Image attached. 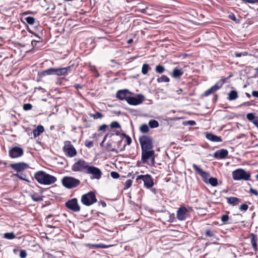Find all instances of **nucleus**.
Returning a JSON list of instances; mask_svg holds the SVG:
<instances>
[{
  "mask_svg": "<svg viewBox=\"0 0 258 258\" xmlns=\"http://www.w3.org/2000/svg\"><path fill=\"white\" fill-rule=\"evenodd\" d=\"M107 138H109L110 140L106 144V150L115 153L124 151L125 147L127 145H130L132 141L129 136L119 132L107 134L104 137L103 142L106 140Z\"/></svg>",
  "mask_w": 258,
  "mask_h": 258,
  "instance_id": "1",
  "label": "nucleus"
},
{
  "mask_svg": "<svg viewBox=\"0 0 258 258\" xmlns=\"http://www.w3.org/2000/svg\"><path fill=\"white\" fill-rule=\"evenodd\" d=\"M139 141L142 151L141 162L145 164L153 155V139L151 136L143 135L139 137Z\"/></svg>",
  "mask_w": 258,
  "mask_h": 258,
  "instance_id": "2",
  "label": "nucleus"
},
{
  "mask_svg": "<svg viewBox=\"0 0 258 258\" xmlns=\"http://www.w3.org/2000/svg\"><path fill=\"white\" fill-rule=\"evenodd\" d=\"M34 176L39 183L43 185H50L57 180L55 176L42 170L36 172Z\"/></svg>",
  "mask_w": 258,
  "mask_h": 258,
  "instance_id": "3",
  "label": "nucleus"
},
{
  "mask_svg": "<svg viewBox=\"0 0 258 258\" xmlns=\"http://www.w3.org/2000/svg\"><path fill=\"white\" fill-rule=\"evenodd\" d=\"M61 183L65 187L71 189L78 186L81 183L80 180L72 176H64L61 179Z\"/></svg>",
  "mask_w": 258,
  "mask_h": 258,
  "instance_id": "4",
  "label": "nucleus"
},
{
  "mask_svg": "<svg viewBox=\"0 0 258 258\" xmlns=\"http://www.w3.org/2000/svg\"><path fill=\"white\" fill-rule=\"evenodd\" d=\"M89 166L90 165H88V163L86 161L83 159H79L72 165V170L75 172L87 173Z\"/></svg>",
  "mask_w": 258,
  "mask_h": 258,
  "instance_id": "5",
  "label": "nucleus"
},
{
  "mask_svg": "<svg viewBox=\"0 0 258 258\" xmlns=\"http://www.w3.org/2000/svg\"><path fill=\"white\" fill-rule=\"evenodd\" d=\"M96 202V195L94 192L92 191L83 195L81 197V202L87 206H90Z\"/></svg>",
  "mask_w": 258,
  "mask_h": 258,
  "instance_id": "6",
  "label": "nucleus"
},
{
  "mask_svg": "<svg viewBox=\"0 0 258 258\" xmlns=\"http://www.w3.org/2000/svg\"><path fill=\"white\" fill-rule=\"evenodd\" d=\"M232 177L235 180H248L250 175L242 169H238L232 172Z\"/></svg>",
  "mask_w": 258,
  "mask_h": 258,
  "instance_id": "7",
  "label": "nucleus"
},
{
  "mask_svg": "<svg viewBox=\"0 0 258 258\" xmlns=\"http://www.w3.org/2000/svg\"><path fill=\"white\" fill-rule=\"evenodd\" d=\"M63 151L65 153V155L70 157H74L77 154L76 149L69 141H64Z\"/></svg>",
  "mask_w": 258,
  "mask_h": 258,
  "instance_id": "8",
  "label": "nucleus"
},
{
  "mask_svg": "<svg viewBox=\"0 0 258 258\" xmlns=\"http://www.w3.org/2000/svg\"><path fill=\"white\" fill-rule=\"evenodd\" d=\"M65 206L68 210L73 212H79L81 210V207L77 198H73L67 201L65 203Z\"/></svg>",
  "mask_w": 258,
  "mask_h": 258,
  "instance_id": "9",
  "label": "nucleus"
},
{
  "mask_svg": "<svg viewBox=\"0 0 258 258\" xmlns=\"http://www.w3.org/2000/svg\"><path fill=\"white\" fill-rule=\"evenodd\" d=\"M142 180L145 187L150 188L153 186L154 183L152 176L150 174L140 175L137 176L136 180Z\"/></svg>",
  "mask_w": 258,
  "mask_h": 258,
  "instance_id": "10",
  "label": "nucleus"
},
{
  "mask_svg": "<svg viewBox=\"0 0 258 258\" xmlns=\"http://www.w3.org/2000/svg\"><path fill=\"white\" fill-rule=\"evenodd\" d=\"M24 155V150L20 147L15 146L9 149V156L12 159L18 158Z\"/></svg>",
  "mask_w": 258,
  "mask_h": 258,
  "instance_id": "11",
  "label": "nucleus"
},
{
  "mask_svg": "<svg viewBox=\"0 0 258 258\" xmlns=\"http://www.w3.org/2000/svg\"><path fill=\"white\" fill-rule=\"evenodd\" d=\"M145 100L144 96L138 94L136 97L128 96L126 99V102L132 105H137L142 104Z\"/></svg>",
  "mask_w": 258,
  "mask_h": 258,
  "instance_id": "12",
  "label": "nucleus"
},
{
  "mask_svg": "<svg viewBox=\"0 0 258 258\" xmlns=\"http://www.w3.org/2000/svg\"><path fill=\"white\" fill-rule=\"evenodd\" d=\"M188 210L185 206L180 207L176 212V218L180 221H185L188 217Z\"/></svg>",
  "mask_w": 258,
  "mask_h": 258,
  "instance_id": "13",
  "label": "nucleus"
},
{
  "mask_svg": "<svg viewBox=\"0 0 258 258\" xmlns=\"http://www.w3.org/2000/svg\"><path fill=\"white\" fill-rule=\"evenodd\" d=\"M192 168L195 171L202 177L203 181L205 183H208V178L210 177V173L203 171L199 166L195 164L192 165Z\"/></svg>",
  "mask_w": 258,
  "mask_h": 258,
  "instance_id": "14",
  "label": "nucleus"
},
{
  "mask_svg": "<svg viewBox=\"0 0 258 258\" xmlns=\"http://www.w3.org/2000/svg\"><path fill=\"white\" fill-rule=\"evenodd\" d=\"M86 174H91L93 176L92 178L99 179L101 178L102 173L101 170L96 167L93 166H90Z\"/></svg>",
  "mask_w": 258,
  "mask_h": 258,
  "instance_id": "15",
  "label": "nucleus"
},
{
  "mask_svg": "<svg viewBox=\"0 0 258 258\" xmlns=\"http://www.w3.org/2000/svg\"><path fill=\"white\" fill-rule=\"evenodd\" d=\"M10 167L17 172H20L28 168L29 165L28 164L24 162H18L11 164Z\"/></svg>",
  "mask_w": 258,
  "mask_h": 258,
  "instance_id": "16",
  "label": "nucleus"
},
{
  "mask_svg": "<svg viewBox=\"0 0 258 258\" xmlns=\"http://www.w3.org/2000/svg\"><path fill=\"white\" fill-rule=\"evenodd\" d=\"M74 67V64L64 68H56V75L57 76H67L70 73Z\"/></svg>",
  "mask_w": 258,
  "mask_h": 258,
  "instance_id": "17",
  "label": "nucleus"
},
{
  "mask_svg": "<svg viewBox=\"0 0 258 258\" xmlns=\"http://www.w3.org/2000/svg\"><path fill=\"white\" fill-rule=\"evenodd\" d=\"M52 75H56V68H51L42 72H38V81L40 80L44 76Z\"/></svg>",
  "mask_w": 258,
  "mask_h": 258,
  "instance_id": "18",
  "label": "nucleus"
},
{
  "mask_svg": "<svg viewBox=\"0 0 258 258\" xmlns=\"http://www.w3.org/2000/svg\"><path fill=\"white\" fill-rule=\"evenodd\" d=\"M228 154V151L226 149H222L216 151L214 154V157L216 159H224Z\"/></svg>",
  "mask_w": 258,
  "mask_h": 258,
  "instance_id": "19",
  "label": "nucleus"
},
{
  "mask_svg": "<svg viewBox=\"0 0 258 258\" xmlns=\"http://www.w3.org/2000/svg\"><path fill=\"white\" fill-rule=\"evenodd\" d=\"M131 92L126 89L118 90L116 94V97L120 100H125L128 96H127V94H130Z\"/></svg>",
  "mask_w": 258,
  "mask_h": 258,
  "instance_id": "20",
  "label": "nucleus"
},
{
  "mask_svg": "<svg viewBox=\"0 0 258 258\" xmlns=\"http://www.w3.org/2000/svg\"><path fill=\"white\" fill-rule=\"evenodd\" d=\"M220 89V87L218 86L217 85L215 84L213 86L206 90L202 95V97H207L211 94L215 93L217 90Z\"/></svg>",
  "mask_w": 258,
  "mask_h": 258,
  "instance_id": "21",
  "label": "nucleus"
},
{
  "mask_svg": "<svg viewBox=\"0 0 258 258\" xmlns=\"http://www.w3.org/2000/svg\"><path fill=\"white\" fill-rule=\"evenodd\" d=\"M227 202L233 206H237L242 202V200L237 197H231L226 198Z\"/></svg>",
  "mask_w": 258,
  "mask_h": 258,
  "instance_id": "22",
  "label": "nucleus"
},
{
  "mask_svg": "<svg viewBox=\"0 0 258 258\" xmlns=\"http://www.w3.org/2000/svg\"><path fill=\"white\" fill-rule=\"evenodd\" d=\"M206 137L207 139L212 142H221L222 141L220 137L216 136L212 133H207Z\"/></svg>",
  "mask_w": 258,
  "mask_h": 258,
  "instance_id": "23",
  "label": "nucleus"
},
{
  "mask_svg": "<svg viewBox=\"0 0 258 258\" xmlns=\"http://www.w3.org/2000/svg\"><path fill=\"white\" fill-rule=\"evenodd\" d=\"M250 242L252 246L253 249L255 251H256L257 250V242L258 240L257 235L253 233H251L250 234Z\"/></svg>",
  "mask_w": 258,
  "mask_h": 258,
  "instance_id": "24",
  "label": "nucleus"
},
{
  "mask_svg": "<svg viewBox=\"0 0 258 258\" xmlns=\"http://www.w3.org/2000/svg\"><path fill=\"white\" fill-rule=\"evenodd\" d=\"M183 74V71L181 69H179L175 68L173 69L171 76L173 78L175 79H179Z\"/></svg>",
  "mask_w": 258,
  "mask_h": 258,
  "instance_id": "25",
  "label": "nucleus"
},
{
  "mask_svg": "<svg viewBox=\"0 0 258 258\" xmlns=\"http://www.w3.org/2000/svg\"><path fill=\"white\" fill-rule=\"evenodd\" d=\"M44 132V127L41 125L37 126L36 128L34 129L33 131V136L35 138L39 136L41 134Z\"/></svg>",
  "mask_w": 258,
  "mask_h": 258,
  "instance_id": "26",
  "label": "nucleus"
},
{
  "mask_svg": "<svg viewBox=\"0 0 258 258\" xmlns=\"http://www.w3.org/2000/svg\"><path fill=\"white\" fill-rule=\"evenodd\" d=\"M247 119L251 121L258 128V120H254L255 117L252 113H248L246 114Z\"/></svg>",
  "mask_w": 258,
  "mask_h": 258,
  "instance_id": "27",
  "label": "nucleus"
},
{
  "mask_svg": "<svg viewBox=\"0 0 258 258\" xmlns=\"http://www.w3.org/2000/svg\"><path fill=\"white\" fill-rule=\"evenodd\" d=\"M238 97L237 92L235 90L231 91L228 94V99L230 101L235 100Z\"/></svg>",
  "mask_w": 258,
  "mask_h": 258,
  "instance_id": "28",
  "label": "nucleus"
},
{
  "mask_svg": "<svg viewBox=\"0 0 258 258\" xmlns=\"http://www.w3.org/2000/svg\"><path fill=\"white\" fill-rule=\"evenodd\" d=\"M229 214V212H227L226 214L223 215L221 217V220L222 222V224L225 225V224H230L229 222V220L230 219V217L228 215Z\"/></svg>",
  "mask_w": 258,
  "mask_h": 258,
  "instance_id": "29",
  "label": "nucleus"
},
{
  "mask_svg": "<svg viewBox=\"0 0 258 258\" xmlns=\"http://www.w3.org/2000/svg\"><path fill=\"white\" fill-rule=\"evenodd\" d=\"M139 130L142 133L146 134L149 132L150 129L149 126L147 124L144 123L140 126Z\"/></svg>",
  "mask_w": 258,
  "mask_h": 258,
  "instance_id": "30",
  "label": "nucleus"
},
{
  "mask_svg": "<svg viewBox=\"0 0 258 258\" xmlns=\"http://www.w3.org/2000/svg\"><path fill=\"white\" fill-rule=\"evenodd\" d=\"M149 125L151 128H154L158 127L159 124L157 120L155 119H151L149 121Z\"/></svg>",
  "mask_w": 258,
  "mask_h": 258,
  "instance_id": "31",
  "label": "nucleus"
},
{
  "mask_svg": "<svg viewBox=\"0 0 258 258\" xmlns=\"http://www.w3.org/2000/svg\"><path fill=\"white\" fill-rule=\"evenodd\" d=\"M207 183L210 184L213 186H216L218 184V179L215 177H211L208 180Z\"/></svg>",
  "mask_w": 258,
  "mask_h": 258,
  "instance_id": "32",
  "label": "nucleus"
},
{
  "mask_svg": "<svg viewBox=\"0 0 258 258\" xmlns=\"http://www.w3.org/2000/svg\"><path fill=\"white\" fill-rule=\"evenodd\" d=\"M151 69L148 64L144 63L142 68V73L143 75H147L149 71Z\"/></svg>",
  "mask_w": 258,
  "mask_h": 258,
  "instance_id": "33",
  "label": "nucleus"
},
{
  "mask_svg": "<svg viewBox=\"0 0 258 258\" xmlns=\"http://www.w3.org/2000/svg\"><path fill=\"white\" fill-rule=\"evenodd\" d=\"M157 81L158 83L169 82L170 81V79L167 76L165 75H162L161 77L158 78L157 79Z\"/></svg>",
  "mask_w": 258,
  "mask_h": 258,
  "instance_id": "34",
  "label": "nucleus"
},
{
  "mask_svg": "<svg viewBox=\"0 0 258 258\" xmlns=\"http://www.w3.org/2000/svg\"><path fill=\"white\" fill-rule=\"evenodd\" d=\"M26 22L31 25H34L35 22V19L33 17L28 16L24 18Z\"/></svg>",
  "mask_w": 258,
  "mask_h": 258,
  "instance_id": "35",
  "label": "nucleus"
},
{
  "mask_svg": "<svg viewBox=\"0 0 258 258\" xmlns=\"http://www.w3.org/2000/svg\"><path fill=\"white\" fill-rule=\"evenodd\" d=\"M165 71V68L164 66L161 64H158L156 66L155 68V71L159 74H162Z\"/></svg>",
  "mask_w": 258,
  "mask_h": 258,
  "instance_id": "36",
  "label": "nucleus"
},
{
  "mask_svg": "<svg viewBox=\"0 0 258 258\" xmlns=\"http://www.w3.org/2000/svg\"><path fill=\"white\" fill-rule=\"evenodd\" d=\"M227 78L222 77L221 79L218 81L215 84L217 85L218 86L220 87V89L221 88L223 85V84L226 82V80Z\"/></svg>",
  "mask_w": 258,
  "mask_h": 258,
  "instance_id": "37",
  "label": "nucleus"
},
{
  "mask_svg": "<svg viewBox=\"0 0 258 258\" xmlns=\"http://www.w3.org/2000/svg\"><path fill=\"white\" fill-rule=\"evenodd\" d=\"M15 237L16 236L13 232L6 233L4 235V237L8 239H12L15 238Z\"/></svg>",
  "mask_w": 258,
  "mask_h": 258,
  "instance_id": "38",
  "label": "nucleus"
},
{
  "mask_svg": "<svg viewBox=\"0 0 258 258\" xmlns=\"http://www.w3.org/2000/svg\"><path fill=\"white\" fill-rule=\"evenodd\" d=\"M110 127L111 128H120V125L119 123L117 121H113L110 124Z\"/></svg>",
  "mask_w": 258,
  "mask_h": 258,
  "instance_id": "39",
  "label": "nucleus"
},
{
  "mask_svg": "<svg viewBox=\"0 0 258 258\" xmlns=\"http://www.w3.org/2000/svg\"><path fill=\"white\" fill-rule=\"evenodd\" d=\"M91 116L93 117L94 119H97L98 118H102L104 115L101 113L97 112L95 114H92Z\"/></svg>",
  "mask_w": 258,
  "mask_h": 258,
  "instance_id": "40",
  "label": "nucleus"
},
{
  "mask_svg": "<svg viewBox=\"0 0 258 258\" xmlns=\"http://www.w3.org/2000/svg\"><path fill=\"white\" fill-rule=\"evenodd\" d=\"M133 183V181L131 179H127L124 183V189H127L130 188Z\"/></svg>",
  "mask_w": 258,
  "mask_h": 258,
  "instance_id": "41",
  "label": "nucleus"
},
{
  "mask_svg": "<svg viewBox=\"0 0 258 258\" xmlns=\"http://www.w3.org/2000/svg\"><path fill=\"white\" fill-rule=\"evenodd\" d=\"M93 247L94 248H108L109 247V246L105 245L102 243H100V244H94V245H93Z\"/></svg>",
  "mask_w": 258,
  "mask_h": 258,
  "instance_id": "42",
  "label": "nucleus"
},
{
  "mask_svg": "<svg viewBox=\"0 0 258 258\" xmlns=\"http://www.w3.org/2000/svg\"><path fill=\"white\" fill-rule=\"evenodd\" d=\"M32 105L30 103L24 104L23 106V108L25 111L30 110L32 109Z\"/></svg>",
  "mask_w": 258,
  "mask_h": 258,
  "instance_id": "43",
  "label": "nucleus"
},
{
  "mask_svg": "<svg viewBox=\"0 0 258 258\" xmlns=\"http://www.w3.org/2000/svg\"><path fill=\"white\" fill-rule=\"evenodd\" d=\"M248 55V52L246 51L242 52H235V55L236 57H239L241 56H247Z\"/></svg>",
  "mask_w": 258,
  "mask_h": 258,
  "instance_id": "44",
  "label": "nucleus"
},
{
  "mask_svg": "<svg viewBox=\"0 0 258 258\" xmlns=\"http://www.w3.org/2000/svg\"><path fill=\"white\" fill-rule=\"evenodd\" d=\"M85 145L86 147L91 148L93 146V142L92 141L87 140L85 142Z\"/></svg>",
  "mask_w": 258,
  "mask_h": 258,
  "instance_id": "45",
  "label": "nucleus"
},
{
  "mask_svg": "<svg viewBox=\"0 0 258 258\" xmlns=\"http://www.w3.org/2000/svg\"><path fill=\"white\" fill-rule=\"evenodd\" d=\"M110 176L112 178H113L114 179H117L119 177L120 175L118 172H115V171H112L110 173Z\"/></svg>",
  "mask_w": 258,
  "mask_h": 258,
  "instance_id": "46",
  "label": "nucleus"
},
{
  "mask_svg": "<svg viewBox=\"0 0 258 258\" xmlns=\"http://www.w3.org/2000/svg\"><path fill=\"white\" fill-rule=\"evenodd\" d=\"M248 208V206L247 204H244L241 205L239 209L240 211L245 212Z\"/></svg>",
  "mask_w": 258,
  "mask_h": 258,
  "instance_id": "47",
  "label": "nucleus"
},
{
  "mask_svg": "<svg viewBox=\"0 0 258 258\" xmlns=\"http://www.w3.org/2000/svg\"><path fill=\"white\" fill-rule=\"evenodd\" d=\"M31 197L33 200L36 202L42 201V198L40 196H37L36 195H33L31 196Z\"/></svg>",
  "mask_w": 258,
  "mask_h": 258,
  "instance_id": "48",
  "label": "nucleus"
},
{
  "mask_svg": "<svg viewBox=\"0 0 258 258\" xmlns=\"http://www.w3.org/2000/svg\"><path fill=\"white\" fill-rule=\"evenodd\" d=\"M176 221V219L175 217V215L174 213H172L170 215L169 219L168 220V222L170 223H173Z\"/></svg>",
  "mask_w": 258,
  "mask_h": 258,
  "instance_id": "49",
  "label": "nucleus"
},
{
  "mask_svg": "<svg viewBox=\"0 0 258 258\" xmlns=\"http://www.w3.org/2000/svg\"><path fill=\"white\" fill-rule=\"evenodd\" d=\"M42 39L40 37H38V39L37 40H33L31 41V44L33 46H35L37 42H42Z\"/></svg>",
  "mask_w": 258,
  "mask_h": 258,
  "instance_id": "50",
  "label": "nucleus"
},
{
  "mask_svg": "<svg viewBox=\"0 0 258 258\" xmlns=\"http://www.w3.org/2000/svg\"><path fill=\"white\" fill-rule=\"evenodd\" d=\"M27 252L25 250H21L20 252V256L21 258H26L27 256Z\"/></svg>",
  "mask_w": 258,
  "mask_h": 258,
  "instance_id": "51",
  "label": "nucleus"
},
{
  "mask_svg": "<svg viewBox=\"0 0 258 258\" xmlns=\"http://www.w3.org/2000/svg\"><path fill=\"white\" fill-rule=\"evenodd\" d=\"M45 258H57L56 256L53 255L52 254L46 252L44 255Z\"/></svg>",
  "mask_w": 258,
  "mask_h": 258,
  "instance_id": "52",
  "label": "nucleus"
},
{
  "mask_svg": "<svg viewBox=\"0 0 258 258\" xmlns=\"http://www.w3.org/2000/svg\"><path fill=\"white\" fill-rule=\"evenodd\" d=\"M107 127H108V125H107L106 124H102L101 126H100L99 131H105Z\"/></svg>",
  "mask_w": 258,
  "mask_h": 258,
  "instance_id": "53",
  "label": "nucleus"
},
{
  "mask_svg": "<svg viewBox=\"0 0 258 258\" xmlns=\"http://www.w3.org/2000/svg\"><path fill=\"white\" fill-rule=\"evenodd\" d=\"M14 176L18 177L19 179L22 180H26L25 178H24L22 176H21L20 174L17 173L14 174Z\"/></svg>",
  "mask_w": 258,
  "mask_h": 258,
  "instance_id": "54",
  "label": "nucleus"
},
{
  "mask_svg": "<svg viewBox=\"0 0 258 258\" xmlns=\"http://www.w3.org/2000/svg\"><path fill=\"white\" fill-rule=\"evenodd\" d=\"M250 192L251 193V194H253V195H254L255 196H258V191L256 190V189H253V188H250Z\"/></svg>",
  "mask_w": 258,
  "mask_h": 258,
  "instance_id": "55",
  "label": "nucleus"
},
{
  "mask_svg": "<svg viewBox=\"0 0 258 258\" xmlns=\"http://www.w3.org/2000/svg\"><path fill=\"white\" fill-rule=\"evenodd\" d=\"M150 159H151V160H152V161H151L152 165L154 166V164H155V151H154V154H153V156H152L151 157H150Z\"/></svg>",
  "mask_w": 258,
  "mask_h": 258,
  "instance_id": "56",
  "label": "nucleus"
},
{
  "mask_svg": "<svg viewBox=\"0 0 258 258\" xmlns=\"http://www.w3.org/2000/svg\"><path fill=\"white\" fill-rule=\"evenodd\" d=\"M206 235L211 237L213 236V234L210 230H207L206 231Z\"/></svg>",
  "mask_w": 258,
  "mask_h": 258,
  "instance_id": "57",
  "label": "nucleus"
},
{
  "mask_svg": "<svg viewBox=\"0 0 258 258\" xmlns=\"http://www.w3.org/2000/svg\"><path fill=\"white\" fill-rule=\"evenodd\" d=\"M187 124L190 125H195L196 124V122L194 120H188L187 121Z\"/></svg>",
  "mask_w": 258,
  "mask_h": 258,
  "instance_id": "58",
  "label": "nucleus"
},
{
  "mask_svg": "<svg viewBox=\"0 0 258 258\" xmlns=\"http://www.w3.org/2000/svg\"><path fill=\"white\" fill-rule=\"evenodd\" d=\"M252 95L253 97L258 98V91H253L252 92Z\"/></svg>",
  "mask_w": 258,
  "mask_h": 258,
  "instance_id": "59",
  "label": "nucleus"
},
{
  "mask_svg": "<svg viewBox=\"0 0 258 258\" xmlns=\"http://www.w3.org/2000/svg\"><path fill=\"white\" fill-rule=\"evenodd\" d=\"M74 87L77 90L79 89H82V86L81 85H80V84H76L74 85Z\"/></svg>",
  "mask_w": 258,
  "mask_h": 258,
  "instance_id": "60",
  "label": "nucleus"
},
{
  "mask_svg": "<svg viewBox=\"0 0 258 258\" xmlns=\"http://www.w3.org/2000/svg\"><path fill=\"white\" fill-rule=\"evenodd\" d=\"M183 91L182 89H179L178 90H177L176 91V93L178 94H180Z\"/></svg>",
  "mask_w": 258,
  "mask_h": 258,
  "instance_id": "61",
  "label": "nucleus"
},
{
  "mask_svg": "<svg viewBox=\"0 0 258 258\" xmlns=\"http://www.w3.org/2000/svg\"><path fill=\"white\" fill-rule=\"evenodd\" d=\"M30 13H31V12H30V11H26L23 13V15H26Z\"/></svg>",
  "mask_w": 258,
  "mask_h": 258,
  "instance_id": "62",
  "label": "nucleus"
},
{
  "mask_svg": "<svg viewBox=\"0 0 258 258\" xmlns=\"http://www.w3.org/2000/svg\"><path fill=\"white\" fill-rule=\"evenodd\" d=\"M133 42V40L132 39H130L127 41L128 44H131Z\"/></svg>",
  "mask_w": 258,
  "mask_h": 258,
  "instance_id": "63",
  "label": "nucleus"
},
{
  "mask_svg": "<svg viewBox=\"0 0 258 258\" xmlns=\"http://www.w3.org/2000/svg\"><path fill=\"white\" fill-rule=\"evenodd\" d=\"M217 98H218V95L217 94H215L214 95V100L215 101H216L217 100Z\"/></svg>",
  "mask_w": 258,
  "mask_h": 258,
  "instance_id": "64",
  "label": "nucleus"
}]
</instances>
